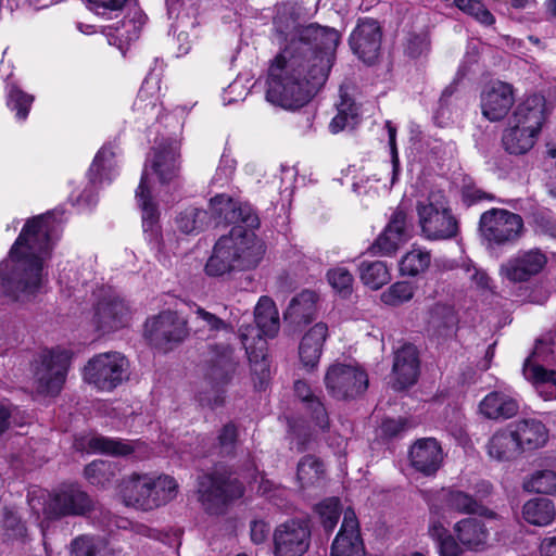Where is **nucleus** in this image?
Wrapping results in <instances>:
<instances>
[{"label":"nucleus","mask_w":556,"mask_h":556,"mask_svg":"<svg viewBox=\"0 0 556 556\" xmlns=\"http://www.w3.org/2000/svg\"><path fill=\"white\" fill-rule=\"evenodd\" d=\"M126 0H88L91 9L100 15L108 11H118L123 8Z\"/></svg>","instance_id":"69168bd1"},{"label":"nucleus","mask_w":556,"mask_h":556,"mask_svg":"<svg viewBox=\"0 0 556 556\" xmlns=\"http://www.w3.org/2000/svg\"><path fill=\"white\" fill-rule=\"evenodd\" d=\"M53 216L47 213L24 225L8 260L0 264V299L27 301L42 287L56 227Z\"/></svg>","instance_id":"f03ea898"},{"label":"nucleus","mask_w":556,"mask_h":556,"mask_svg":"<svg viewBox=\"0 0 556 556\" xmlns=\"http://www.w3.org/2000/svg\"><path fill=\"white\" fill-rule=\"evenodd\" d=\"M340 40L339 33L333 28L308 25L299 31V39H292L286 47L305 55L306 63L321 67L328 63V74L334 62V52Z\"/></svg>","instance_id":"1a4fd4ad"},{"label":"nucleus","mask_w":556,"mask_h":556,"mask_svg":"<svg viewBox=\"0 0 556 556\" xmlns=\"http://www.w3.org/2000/svg\"><path fill=\"white\" fill-rule=\"evenodd\" d=\"M481 111L491 122L503 119L515 103L514 87L502 80L490 81L480 96Z\"/></svg>","instance_id":"5701e85b"},{"label":"nucleus","mask_w":556,"mask_h":556,"mask_svg":"<svg viewBox=\"0 0 556 556\" xmlns=\"http://www.w3.org/2000/svg\"><path fill=\"white\" fill-rule=\"evenodd\" d=\"M296 479L302 489L320 486L325 480V466L315 456H304L298 464Z\"/></svg>","instance_id":"ea45409f"},{"label":"nucleus","mask_w":556,"mask_h":556,"mask_svg":"<svg viewBox=\"0 0 556 556\" xmlns=\"http://www.w3.org/2000/svg\"><path fill=\"white\" fill-rule=\"evenodd\" d=\"M294 394L303 403L306 404L308 409L312 410V415L316 421V426L319 429L324 430L328 426L327 413L323 403L313 393L308 383L304 380H296L294 382Z\"/></svg>","instance_id":"c03bdc74"},{"label":"nucleus","mask_w":556,"mask_h":556,"mask_svg":"<svg viewBox=\"0 0 556 556\" xmlns=\"http://www.w3.org/2000/svg\"><path fill=\"white\" fill-rule=\"evenodd\" d=\"M381 42V31L375 20L361 21L350 36L353 51L365 63H372L378 56Z\"/></svg>","instance_id":"bb28decb"},{"label":"nucleus","mask_w":556,"mask_h":556,"mask_svg":"<svg viewBox=\"0 0 556 556\" xmlns=\"http://www.w3.org/2000/svg\"><path fill=\"white\" fill-rule=\"evenodd\" d=\"M188 334L187 320L176 312L165 311L147 320L144 336L151 344L167 349L181 342Z\"/></svg>","instance_id":"f3484780"},{"label":"nucleus","mask_w":556,"mask_h":556,"mask_svg":"<svg viewBox=\"0 0 556 556\" xmlns=\"http://www.w3.org/2000/svg\"><path fill=\"white\" fill-rule=\"evenodd\" d=\"M318 294L315 291L304 290L289 303L285 317L293 324L309 323L316 314Z\"/></svg>","instance_id":"4c0bfd02"},{"label":"nucleus","mask_w":556,"mask_h":556,"mask_svg":"<svg viewBox=\"0 0 556 556\" xmlns=\"http://www.w3.org/2000/svg\"><path fill=\"white\" fill-rule=\"evenodd\" d=\"M198 495L203 508L212 515L222 514L226 505L243 495V488L230 477L204 475L199 479Z\"/></svg>","instance_id":"ddd939ff"},{"label":"nucleus","mask_w":556,"mask_h":556,"mask_svg":"<svg viewBox=\"0 0 556 556\" xmlns=\"http://www.w3.org/2000/svg\"><path fill=\"white\" fill-rule=\"evenodd\" d=\"M160 98V78L155 74H149L142 83L134 102V110L141 114L147 122L152 119L157 121L163 111Z\"/></svg>","instance_id":"2f4dec72"},{"label":"nucleus","mask_w":556,"mask_h":556,"mask_svg":"<svg viewBox=\"0 0 556 556\" xmlns=\"http://www.w3.org/2000/svg\"><path fill=\"white\" fill-rule=\"evenodd\" d=\"M325 384L336 399H353L364 393L368 387V376L355 364H332L326 371Z\"/></svg>","instance_id":"2eb2a0df"},{"label":"nucleus","mask_w":556,"mask_h":556,"mask_svg":"<svg viewBox=\"0 0 556 556\" xmlns=\"http://www.w3.org/2000/svg\"><path fill=\"white\" fill-rule=\"evenodd\" d=\"M178 159L179 140L175 136L156 142L144 164L136 190V201L141 210L143 231L151 240L159 237V211L155 199L169 203L179 188Z\"/></svg>","instance_id":"7ed1b4c3"},{"label":"nucleus","mask_w":556,"mask_h":556,"mask_svg":"<svg viewBox=\"0 0 556 556\" xmlns=\"http://www.w3.org/2000/svg\"><path fill=\"white\" fill-rule=\"evenodd\" d=\"M547 256L540 249L520 250L502 264L500 274L513 282H525L538 276L546 266Z\"/></svg>","instance_id":"aec40b11"},{"label":"nucleus","mask_w":556,"mask_h":556,"mask_svg":"<svg viewBox=\"0 0 556 556\" xmlns=\"http://www.w3.org/2000/svg\"><path fill=\"white\" fill-rule=\"evenodd\" d=\"M412 427L413 425L403 417H399L396 419H386L381 424V432L386 437H394Z\"/></svg>","instance_id":"052dcab7"},{"label":"nucleus","mask_w":556,"mask_h":556,"mask_svg":"<svg viewBox=\"0 0 556 556\" xmlns=\"http://www.w3.org/2000/svg\"><path fill=\"white\" fill-rule=\"evenodd\" d=\"M305 55L285 48L268 70L266 100L287 111L306 105L326 84L328 63L314 67Z\"/></svg>","instance_id":"20e7f679"},{"label":"nucleus","mask_w":556,"mask_h":556,"mask_svg":"<svg viewBox=\"0 0 556 556\" xmlns=\"http://www.w3.org/2000/svg\"><path fill=\"white\" fill-rule=\"evenodd\" d=\"M443 462V451L435 439L417 440L409 448L412 467L425 476L434 475Z\"/></svg>","instance_id":"cd10ccee"},{"label":"nucleus","mask_w":556,"mask_h":556,"mask_svg":"<svg viewBox=\"0 0 556 556\" xmlns=\"http://www.w3.org/2000/svg\"><path fill=\"white\" fill-rule=\"evenodd\" d=\"M462 270L466 274L468 279L477 287V288H486L489 286V277L488 275L472 265L470 262H466L462 266Z\"/></svg>","instance_id":"e2e57ef3"},{"label":"nucleus","mask_w":556,"mask_h":556,"mask_svg":"<svg viewBox=\"0 0 556 556\" xmlns=\"http://www.w3.org/2000/svg\"><path fill=\"white\" fill-rule=\"evenodd\" d=\"M429 507L428 535L434 542L438 554L457 556L459 547L450 533V513L483 514L480 505L471 495L455 489H441L426 493Z\"/></svg>","instance_id":"39448f33"},{"label":"nucleus","mask_w":556,"mask_h":556,"mask_svg":"<svg viewBox=\"0 0 556 556\" xmlns=\"http://www.w3.org/2000/svg\"><path fill=\"white\" fill-rule=\"evenodd\" d=\"M289 433L291 437V442L296 444L299 451L304 450L306 447V442L311 437V432L307 430L305 426L292 425L290 426Z\"/></svg>","instance_id":"774afa93"},{"label":"nucleus","mask_w":556,"mask_h":556,"mask_svg":"<svg viewBox=\"0 0 556 556\" xmlns=\"http://www.w3.org/2000/svg\"><path fill=\"white\" fill-rule=\"evenodd\" d=\"M2 522L8 538L18 539L25 535L26 529L15 511L4 509Z\"/></svg>","instance_id":"13d9d810"},{"label":"nucleus","mask_w":556,"mask_h":556,"mask_svg":"<svg viewBox=\"0 0 556 556\" xmlns=\"http://www.w3.org/2000/svg\"><path fill=\"white\" fill-rule=\"evenodd\" d=\"M117 35L116 39H118V48L123 49L124 42H129L130 40H134L139 35V29L136 27L135 23L132 21H124L122 25V29H116Z\"/></svg>","instance_id":"0e129e2a"},{"label":"nucleus","mask_w":556,"mask_h":556,"mask_svg":"<svg viewBox=\"0 0 556 556\" xmlns=\"http://www.w3.org/2000/svg\"><path fill=\"white\" fill-rule=\"evenodd\" d=\"M74 446L76 450L88 454H106L111 456H126L132 454L135 457L144 456V453L141 451L144 448L142 442H129L93 433L76 438Z\"/></svg>","instance_id":"4be33fe9"},{"label":"nucleus","mask_w":556,"mask_h":556,"mask_svg":"<svg viewBox=\"0 0 556 556\" xmlns=\"http://www.w3.org/2000/svg\"><path fill=\"white\" fill-rule=\"evenodd\" d=\"M314 511L324 529L332 531L341 515L340 501L337 497L326 498L315 506Z\"/></svg>","instance_id":"3c124183"},{"label":"nucleus","mask_w":556,"mask_h":556,"mask_svg":"<svg viewBox=\"0 0 556 556\" xmlns=\"http://www.w3.org/2000/svg\"><path fill=\"white\" fill-rule=\"evenodd\" d=\"M71 556H121V551L104 541L89 535H79L71 542Z\"/></svg>","instance_id":"58836bf2"},{"label":"nucleus","mask_w":556,"mask_h":556,"mask_svg":"<svg viewBox=\"0 0 556 556\" xmlns=\"http://www.w3.org/2000/svg\"><path fill=\"white\" fill-rule=\"evenodd\" d=\"M236 169V161L229 154L224 153L220 157L219 165L216 169L212 182L214 185L224 186L226 185Z\"/></svg>","instance_id":"4d7b16f0"},{"label":"nucleus","mask_w":556,"mask_h":556,"mask_svg":"<svg viewBox=\"0 0 556 556\" xmlns=\"http://www.w3.org/2000/svg\"><path fill=\"white\" fill-rule=\"evenodd\" d=\"M430 49V40L427 34L414 35L408 39L406 52L412 58L426 54Z\"/></svg>","instance_id":"bf43d9fd"},{"label":"nucleus","mask_w":556,"mask_h":556,"mask_svg":"<svg viewBox=\"0 0 556 556\" xmlns=\"http://www.w3.org/2000/svg\"><path fill=\"white\" fill-rule=\"evenodd\" d=\"M455 543L459 547V554L464 551L482 552L489 547L490 532L485 523L475 517H466L453 526ZM439 556H442L439 554Z\"/></svg>","instance_id":"a878e982"},{"label":"nucleus","mask_w":556,"mask_h":556,"mask_svg":"<svg viewBox=\"0 0 556 556\" xmlns=\"http://www.w3.org/2000/svg\"><path fill=\"white\" fill-rule=\"evenodd\" d=\"M519 410V403L508 388L492 391L478 405V412L488 419H508Z\"/></svg>","instance_id":"7c9ffc66"},{"label":"nucleus","mask_w":556,"mask_h":556,"mask_svg":"<svg viewBox=\"0 0 556 556\" xmlns=\"http://www.w3.org/2000/svg\"><path fill=\"white\" fill-rule=\"evenodd\" d=\"M341 100L338 104V113L329 124V130L332 134H338L348 127H353L357 123L358 106L346 94L341 93Z\"/></svg>","instance_id":"49530a36"},{"label":"nucleus","mask_w":556,"mask_h":556,"mask_svg":"<svg viewBox=\"0 0 556 556\" xmlns=\"http://www.w3.org/2000/svg\"><path fill=\"white\" fill-rule=\"evenodd\" d=\"M270 532V526L263 519H254L250 525V536L254 544L266 542Z\"/></svg>","instance_id":"680f3d73"},{"label":"nucleus","mask_w":556,"mask_h":556,"mask_svg":"<svg viewBox=\"0 0 556 556\" xmlns=\"http://www.w3.org/2000/svg\"><path fill=\"white\" fill-rule=\"evenodd\" d=\"M72 353L56 348L41 355L40 366L36 370L37 391L45 395H56L65 381Z\"/></svg>","instance_id":"dca6fc26"},{"label":"nucleus","mask_w":556,"mask_h":556,"mask_svg":"<svg viewBox=\"0 0 556 556\" xmlns=\"http://www.w3.org/2000/svg\"><path fill=\"white\" fill-rule=\"evenodd\" d=\"M386 127L389 134L391 161L382 164L379 173L374 174L371 177H367L365 181H361L364 184V188H366V185H369V188H372L371 182L378 184V186L375 187V190L378 192H388L397 180L400 174V160L395 139L396 129L392 126L391 122H387Z\"/></svg>","instance_id":"473e14b6"},{"label":"nucleus","mask_w":556,"mask_h":556,"mask_svg":"<svg viewBox=\"0 0 556 556\" xmlns=\"http://www.w3.org/2000/svg\"><path fill=\"white\" fill-rule=\"evenodd\" d=\"M330 556H365L358 520L352 508L343 511V521L332 542Z\"/></svg>","instance_id":"b1692460"},{"label":"nucleus","mask_w":556,"mask_h":556,"mask_svg":"<svg viewBox=\"0 0 556 556\" xmlns=\"http://www.w3.org/2000/svg\"><path fill=\"white\" fill-rule=\"evenodd\" d=\"M245 93L247 92L242 83L240 80H235L224 90L223 101L225 104H229L243 99Z\"/></svg>","instance_id":"338daca9"},{"label":"nucleus","mask_w":556,"mask_h":556,"mask_svg":"<svg viewBox=\"0 0 556 556\" xmlns=\"http://www.w3.org/2000/svg\"><path fill=\"white\" fill-rule=\"evenodd\" d=\"M131 318V311L126 302L115 294L98 302L91 323L101 334H106L126 327Z\"/></svg>","instance_id":"412c9836"},{"label":"nucleus","mask_w":556,"mask_h":556,"mask_svg":"<svg viewBox=\"0 0 556 556\" xmlns=\"http://www.w3.org/2000/svg\"><path fill=\"white\" fill-rule=\"evenodd\" d=\"M118 495L126 506L150 511L149 472H132L123 478L118 485Z\"/></svg>","instance_id":"c756f323"},{"label":"nucleus","mask_w":556,"mask_h":556,"mask_svg":"<svg viewBox=\"0 0 556 556\" xmlns=\"http://www.w3.org/2000/svg\"><path fill=\"white\" fill-rule=\"evenodd\" d=\"M415 294V286L408 281H396L380 294V301L391 307L409 302Z\"/></svg>","instance_id":"09e8293b"},{"label":"nucleus","mask_w":556,"mask_h":556,"mask_svg":"<svg viewBox=\"0 0 556 556\" xmlns=\"http://www.w3.org/2000/svg\"><path fill=\"white\" fill-rule=\"evenodd\" d=\"M7 106L15 113L18 122H24L29 114L34 96L23 91L16 84L8 83L5 86Z\"/></svg>","instance_id":"a18cd8bd"},{"label":"nucleus","mask_w":556,"mask_h":556,"mask_svg":"<svg viewBox=\"0 0 556 556\" xmlns=\"http://www.w3.org/2000/svg\"><path fill=\"white\" fill-rule=\"evenodd\" d=\"M207 218V212L190 207L179 214L176 219V224L179 230L187 235L198 233L206 225Z\"/></svg>","instance_id":"8fccbe9b"},{"label":"nucleus","mask_w":556,"mask_h":556,"mask_svg":"<svg viewBox=\"0 0 556 556\" xmlns=\"http://www.w3.org/2000/svg\"><path fill=\"white\" fill-rule=\"evenodd\" d=\"M480 231L491 244H509L521 237L523 220L520 215L507 210L491 208L480 217Z\"/></svg>","instance_id":"4468645a"},{"label":"nucleus","mask_w":556,"mask_h":556,"mask_svg":"<svg viewBox=\"0 0 556 556\" xmlns=\"http://www.w3.org/2000/svg\"><path fill=\"white\" fill-rule=\"evenodd\" d=\"M179 485L177 481L164 473L149 472V496L150 510L162 507L174 498L178 494Z\"/></svg>","instance_id":"c9c22d12"},{"label":"nucleus","mask_w":556,"mask_h":556,"mask_svg":"<svg viewBox=\"0 0 556 556\" xmlns=\"http://www.w3.org/2000/svg\"><path fill=\"white\" fill-rule=\"evenodd\" d=\"M91 507V498L79 485L65 484L50 494L43 513L48 518L83 516Z\"/></svg>","instance_id":"a211bd4d"},{"label":"nucleus","mask_w":556,"mask_h":556,"mask_svg":"<svg viewBox=\"0 0 556 556\" xmlns=\"http://www.w3.org/2000/svg\"><path fill=\"white\" fill-rule=\"evenodd\" d=\"M520 451H533L545 445L548 439L546 427L535 419H523L510 424Z\"/></svg>","instance_id":"f704fd0d"},{"label":"nucleus","mask_w":556,"mask_h":556,"mask_svg":"<svg viewBox=\"0 0 556 556\" xmlns=\"http://www.w3.org/2000/svg\"><path fill=\"white\" fill-rule=\"evenodd\" d=\"M393 388L402 390L417 381L419 375L418 351L413 344H404L395 352L393 363Z\"/></svg>","instance_id":"c85d7f7f"},{"label":"nucleus","mask_w":556,"mask_h":556,"mask_svg":"<svg viewBox=\"0 0 556 556\" xmlns=\"http://www.w3.org/2000/svg\"><path fill=\"white\" fill-rule=\"evenodd\" d=\"M114 476V467L104 460H94L85 468L86 479L94 485L104 486Z\"/></svg>","instance_id":"5fc2aeb1"},{"label":"nucleus","mask_w":556,"mask_h":556,"mask_svg":"<svg viewBox=\"0 0 556 556\" xmlns=\"http://www.w3.org/2000/svg\"><path fill=\"white\" fill-rule=\"evenodd\" d=\"M195 315L198 324H200L201 327L207 329L210 336L227 329V324L224 320L203 308L198 307Z\"/></svg>","instance_id":"6e6d98bb"},{"label":"nucleus","mask_w":556,"mask_h":556,"mask_svg":"<svg viewBox=\"0 0 556 556\" xmlns=\"http://www.w3.org/2000/svg\"><path fill=\"white\" fill-rule=\"evenodd\" d=\"M486 450L491 458L501 462L514 459L521 452L509 425L493 433L488 442Z\"/></svg>","instance_id":"e433bc0d"},{"label":"nucleus","mask_w":556,"mask_h":556,"mask_svg":"<svg viewBox=\"0 0 556 556\" xmlns=\"http://www.w3.org/2000/svg\"><path fill=\"white\" fill-rule=\"evenodd\" d=\"M412 233L413 228L407 220L406 213L399 208L392 214L374 247L382 255L392 256L412 238Z\"/></svg>","instance_id":"393cba45"},{"label":"nucleus","mask_w":556,"mask_h":556,"mask_svg":"<svg viewBox=\"0 0 556 556\" xmlns=\"http://www.w3.org/2000/svg\"><path fill=\"white\" fill-rule=\"evenodd\" d=\"M430 263V252L414 245L400 258L399 273L401 276L416 277L426 271Z\"/></svg>","instance_id":"37998d69"},{"label":"nucleus","mask_w":556,"mask_h":556,"mask_svg":"<svg viewBox=\"0 0 556 556\" xmlns=\"http://www.w3.org/2000/svg\"><path fill=\"white\" fill-rule=\"evenodd\" d=\"M523 488L530 492L552 493L556 491V473L552 470H541L533 473L523 483Z\"/></svg>","instance_id":"864d4df0"},{"label":"nucleus","mask_w":556,"mask_h":556,"mask_svg":"<svg viewBox=\"0 0 556 556\" xmlns=\"http://www.w3.org/2000/svg\"><path fill=\"white\" fill-rule=\"evenodd\" d=\"M129 363L119 352L94 355L84 368V380L100 391H112L128 378Z\"/></svg>","instance_id":"9d476101"},{"label":"nucleus","mask_w":556,"mask_h":556,"mask_svg":"<svg viewBox=\"0 0 556 556\" xmlns=\"http://www.w3.org/2000/svg\"><path fill=\"white\" fill-rule=\"evenodd\" d=\"M327 336L328 326L324 323L315 324L303 336L299 346V357L302 366L307 371L317 367Z\"/></svg>","instance_id":"72a5a7b5"},{"label":"nucleus","mask_w":556,"mask_h":556,"mask_svg":"<svg viewBox=\"0 0 556 556\" xmlns=\"http://www.w3.org/2000/svg\"><path fill=\"white\" fill-rule=\"evenodd\" d=\"M327 281L341 298H348L353 291V275L342 266H336L327 271Z\"/></svg>","instance_id":"603ef678"},{"label":"nucleus","mask_w":556,"mask_h":556,"mask_svg":"<svg viewBox=\"0 0 556 556\" xmlns=\"http://www.w3.org/2000/svg\"><path fill=\"white\" fill-rule=\"evenodd\" d=\"M430 325L438 330L451 332L458 324V316L453 305L435 303L430 311Z\"/></svg>","instance_id":"de8ad7c7"},{"label":"nucleus","mask_w":556,"mask_h":556,"mask_svg":"<svg viewBox=\"0 0 556 556\" xmlns=\"http://www.w3.org/2000/svg\"><path fill=\"white\" fill-rule=\"evenodd\" d=\"M546 116V103L542 96L533 94L520 102L503 134L505 150L515 155L529 152L536 142Z\"/></svg>","instance_id":"0eeeda50"},{"label":"nucleus","mask_w":556,"mask_h":556,"mask_svg":"<svg viewBox=\"0 0 556 556\" xmlns=\"http://www.w3.org/2000/svg\"><path fill=\"white\" fill-rule=\"evenodd\" d=\"M212 213L217 224H233L228 236H223L215 243L207 258L204 271L208 277H229L236 271L255 269L265 254L264 242L254 229L260 219L248 203L235 202L225 194H217L210 201Z\"/></svg>","instance_id":"f257e3e1"},{"label":"nucleus","mask_w":556,"mask_h":556,"mask_svg":"<svg viewBox=\"0 0 556 556\" xmlns=\"http://www.w3.org/2000/svg\"><path fill=\"white\" fill-rule=\"evenodd\" d=\"M119 174L118 157L115 147L104 144L96 154L88 170L91 188H86L81 192H73L70 200L79 210H87L96 205L97 194L94 186L111 184Z\"/></svg>","instance_id":"9b49d317"},{"label":"nucleus","mask_w":556,"mask_h":556,"mask_svg":"<svg viewBox=\"0 0 556 556\" xmlns=\"http://www.w3.org/2000/svg\"><path fill=\"white\" fill-rule=\"evenodd\" d=\"M555 514L553 502L543 497L528 501L522 508L525 520L539 527L551 525L554 521Z\"/></svg>","instance_id":"a19ab883"},{"label":"nucleus","mask_w":556,"mask_h":556,"mask_svg":"<svg viewBox=\"0 0 556 556\" xmlns=\"http://www.w3.org/2000/svg\"><path fill=\"white\" fill-rule=\"evenodd\" d=\"M553 339L551 336L535 341L532 354L523 365V376L529 380L540 396L545 400L556 399V374L547 370L543 364L548 363L553 354Z\"/></svg>","instance_id":"f8f14e48"},{"label":"nucleus","mask_w":556,"mask_h":556,"mask_svg":"<svg viewBox=\"0 0 556 556\" xmlns=\"http://www.w3.org/2000/svg\"><path fill=\"white\" fill-rule=\"evenodd\" d=\"M311 530L305 520H289L274 531L275 556H303L309 546Z\"/></svg>","instance_id":"6ab92c4d"},{"label":"nucleus","mask_w":556,"mask_h":556,"mask_svg":"<svg viewBox=\"0 0 556 556\" xmlns=\"http://www.w3.org/2000/svg\"><path fill=\"white\" fill-rule=\"evenodd\" d=\"M257 330L252 326L240 328V338L249 357L252 372L258 377V388L269 377V363L266 357V340L274 338L280 328L279 313L274 301L263 295L258 299L254 311Z\"/></svg>","instance_id":"423d86ee"},{"label":"nucleus","mask_w":556,"mask_h":556,"mask_svg":"<svg viewBox=\"0 0 556 556\" xmlns=\"http://www.w3.org/2000/svg\"><path fill=\"white\" fill-rule=\"evenodd\" d=\"M361 281L371 290H379L390 282L391 271L386 262L364 261L359 265Z\"/></svg>","instance_id":"79ce46f5"},{"label":"nucleus","mask_w":556,"mask_h":556,"mask_svg":"<svg viewBox=\"0 0 556 556\" xmlns=\"http://www.w3.org/2000/svg\"><path fill=\"white\" fill-rule=\"evenodd\" d=\"M421 235L428 240L452 239L458 233V222L452 214L442 190H432L416 205Z\"/></svg>","instance_id":"6e6552de"}]
</instances>
